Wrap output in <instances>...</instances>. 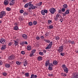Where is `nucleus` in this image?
I'll list each match as a JSON object with an SVG mask.
<instances>
[{"mask_svg":"<svg viewBox=\"0 0 78 78\" xmlns=\"http://www.w3.org/2000/svg\"><path fill=\"white\" fill-rule=\"evenodd\" d=\"M31 3H32V2H30L29 3L26 4L24 5V7L28 8V7H29V9H36V8H39V7L33 6V5H32Z\"/></svg>","mask_w":78,"mask_h":78,"instance_id":"nucleus-1","label":"nucleus"},{"mask_svg":"<svg viewBox=\"0 0 78 78\" xmlns=\"http://www.w3.org/2000/svg\"><path fill=\"white\" fill-rule=\"evenodd\" d=\"M62 67L64 71L66 73H68V68H67L65 64L62 65Z\"/></svg>","mask_w":78,"mask_h":78,"instance_id":"nucleus-2","label":"nucleus"},{"mask_svg":"<svg viewBox=\"0 0 78 78\" xmlns=\"http://www.w3.org/2000/svg\"><path fill=\"white\" fill-rule=\"evenodd\" d=\"M52 45H53V42L52 41H51L50 43L48 45L47 47H46L45 49H46V50H47V49H50L51 48Z\"/></svg>","mask_w":78,"mask_h":78,"instance_id":"nucleus-3","label":"nucleus"},{"mask_svg":"<svg viewBox=\"0 0 78 78\" xmlns=\"http://www.w3.org/2000/svg\"><path fill=\"white\" fill-rule=\"evenodd\" d=\"M49 11L51 14H53L56 12V9L54 8H51V9H49Z\"/></svg>","mask_w":78,"mask_h":78,"instance_id":"nucleus-4","label":"nucleus"},{"mask_svg":"<svg viewBox=\"0 0 78 78\" xmlns=\"http://www.w3.org/2000/svg\"><path fill=\"white\" fill-rule=\"evenodd\" d=\"M61 15L60 14H57L56 15L55 18H54V19L55 20L57 21L59 20L58 18H61Z\"/></svg>","mask_w":78,"mask_h":78,"instance_id":"nucleus-5","label":"nucleus"},{"mask_svg":"<svg viewBox=\"0 0 78 78\" xmlns=\"http://www.w3.org/2000/svg\"><path fill=\"white\" fill-rule=\"evenodd\" d=\"M1 13V16H0V18L2 19L3 17V16H5L6 14V12L4 11H2L0 12Z\"/></svg>","mask_w":78,"mask_h":78,"instance_id":"nucleus-6","label":"nucleus"},{"mask_svg":"<svg viewBox=\"0 0 78 78\" xmlns=\"http://www.w3.org/2000/svg\"><path fill=\"white\" fill-rule=\"evenodd\" d=\"M53 64L50 63L49 65V67L48 68V70H52V69H53Z\"/></svg>","mask_w":78,"mask_h":78,"instance_id":"nucleus-7","label":"nucleus"},{"mask_svg":"<svg viewBox=\"0 0 78 78\" xmlns=\"http://www.w3.org/2000/svg\"><path fill=\"white\" fill-rule=\"evenodd\" d=\"M63 50H64V49H63V46H60L59 48L58 51L59 52H62L63 51Z\"/></svg>","mask_w":78,"mask_h":78,"instance_id":"nucleus-8","label":"nucleus"},{"mask_svg":"<svg viewBox=\"0 0 78 78\" xmlns=\"http://www.w3.org/2000/svg\"><path fill=\"white\" fill-rule=\"evenodd\" d=\"M15 58V57L13 55H12L8 57V59L9 60H12V59H14Z\"/></svg>","mask_w":78,"mask_h":78,"instance_id":"nucleus-9","label":"nucleus"},{"mask_svg":"<svg viewBox=\"0 0 78 78\" xmlns=\"http://www.w3.org/2000/svg\"><path fill=\"white\" fill-rule=\"evenodd\" d=\"M50 60H48V61H46V62L45 63V66L46 67L48 66V64H50Z\"/></svg>","mask_w":78,"mask_h":78,"instance_id":"nucleus-10","label":"nucleus"},{"mask_svg":"<svg viewBox=\"0 0 78 78\" xmlns=\"http://www.w3.org/2000/svg\"><path fill=\"white\" fill-rule=\"evenodd\" d=\"M22 36L23 38V39H27V37H28L27 35L25 34H23Z\"/></svg>","mask_w":78,"mask_h":78,"instance_id":"nucleus-11","label":"nucleus"},{"mask_svg":"<svg viewBox=\"0 0 78 78\" xmlns=\"http://www.w3.org/2000/svg\"><path fill=\"white\" fill-rule=\"evenodd\" d=\"M0 43L3 44H5V40L4 39H2L0 40Z\"/></svg>","mask_w":78,"mask_h":78,"instance_id":"nucleus-12","label":"nucleus"},{"mask_svg":"<svg viewBox=\"0 0 78 78\" xmlns=\"http://www.w3.org/2000/svg\"><path fill=\"white\" fill-rule=\"evenodd\" d=\"M37 76L36 75H34L33 74L31 75L30 78H36L37 77Z\"/></svg>","mask_w":78,"mask_h":78,"instance_id":"nucleus-13","label":"nucleus"},{"mask_svg":"<svg viewBox=\"0 0 78 78\" xmlns=\"http://www.w3.org/2000/svg\"><path fill=\"white\" fill-rule=\"evenodd\" d=\"M24 62L23 64H24V66H26V65H27V60H24Z\"/></svg>","mask_w":78,"mask_h":78,"instance_id":"nucleus-14","label":"nucleus"},{"mask_svg":"<svg viewBox=\"0 0 78 78\" xmlns=\"http://www.w3.org/2000/svg\"><path fill=\"white\" fill-rule=\"evenodd\" d=\"M5 66L6 68H9V67H11V66L9 64H6Z\"/></svg>","mask_w":78,"mask_h":78,"instance_id":"nucleus-15","label":"nucleus"},{"mask_svg":"<svg viewBox=\"0 0 78 78\" xmlns=\"http://www.w3.org/2000/svg\"><path fill=\"white\" fill-rule=\"evenodd\" d=\"M4 4L6 5H9V2H8V1H5Z\"/></svg>","mask_w":78,"mask_h":78,"instance_id":"nucleus-16","label":"nucleus"},{"mask_svg":"<svg viewBox=\"0 0 78 78\" xmlns=\"http://www.w3.org/2000/svg\"><path fill=\"white\" fill-rule=\"evenodd\" d=\"M31 46H27V50H28L29 51H30L31 50Z\"/></svg>","mask_w":78,"mask_h":78,"instance_id":"nucleus-17","label":"nucleus"},{"mask_svg":"<svg viewBox=\"0 0 78 78\" xmlns=\"http://www.w3.org/2000/svg\"><path fill=\"white\" fill-rule=\"evenodd\" d=\"M74 78H78V73H77L76 74L74 75Z\"/></svg>","mask_w":78,"mask_h":78,"instance_id":"nucleus-18","label":"nucleus"},{"mask_svg":"<svg viewBox=\"0 0 78 78\" xmlns=\"http://www.w3.org/2000/svg\"><path fill=\"white\" fill-rule=\"evenodd\" d=\"M48 29H52L53 28V26L52 25H50L49 27H48Z\"/></svg>","mask_w":78,"mask_h":78,"instance_id":"nucleus-19","label":"nucleus"},{"mask_svg":"<svg viewBox=\"0 0 78 78\" xmlns=\"http://www.w3.org/2000/svg\"><path fill=\"white\" fill-rule=\"evenodd\" d=\"M14 29L15 30H19V27L17 26H16L14 27Z\"/></svg>","mask_w":78,"mask_h":78,"instance_id":"nucleus-20","label":"nucleus"},{"mask_svg":"<svg viewBox=\"0 0 78 78\" xmlns=\"http://www.w3.org/2000/svg\"><path fill=\"white\" fill-rule=\"evenodd\" d=\"M53 64L54 65H57V64H58V62H57V61H54L53 62Z\"/></svg>","mask_w":78,"mask_h":78,"instance_id":"nucleus-21","label":"nucleus"},{"mask_svg":"<svg viewBox=\"0 0 78 78\" xmlns=\"http://www.w3.org/2000/svg\"><path fill=\"white\" fill-rule=\"evenodd\" d=\"M28 24L29 26H32V25H33V22H30L28 23Z\"/></svg>","mask_w":78,"mask_h":78,"instance_id":"nucleus-22","label":"nucleus"},{"mask_svg":"<svg viewBox=\"0 0 78 78\" xmlns=\"http://www.w3.org/2000/svg\"><path fill=\"white\" fill-rule=\"evenodd\" d=\"M63 7L64 8H67V5L66 4L64 5H63Z\"/></svg>","mask_w":78,"mask_h":78,"instance_id":"nucleus-23","label":"nucleus"},{"mask_svg":"<svg viewBox=\"0 0 78 78\" xmlns=\"http://www.w3.org/2000/svg\"><path fill=\"white\" fill-rule=\"evenodd\" d=\"M42 57L41 56H39L38 57L37 59L38 61H41L42 60Z\"/></svg>","mask_w":78,"mask_h":78,"instance_id":"nucleus-24","label":"nucleus"},{"mask_svg":"<svg viewBox=\"0 0 78 78\" xmlns=\"http://www.w3.org/2000/svg\"><path fill=\"white\" fill-rule=\"evenodd\" d=\"M44 41L46 42H47V43H50V41L49 40H44Z\"/></svg>","mask_w":78,"mask_h":78,"instance_id":"nucleus-25","label":"nucleus"},{"mask_svg":"<svg viewBox=\"0 0 78 78\" xmlns=\"http://www.w3.org/2000/svg\"><path fill=\"white\" fill-rule=\"evenodd\" d=\"M37 22L36 21H34L33 22V24L34 25H37Z\"/></svg>","mask_w":78,"mask_h":78,"instance_id":"nucleus-26","label":"nucleus"},{"mask_svg":"<svg viewBox=\"0 0 78 78\" xmlns=\"http://www.w3.org/2000/svg\"><path fill=\"white\" fill-rule=\"evenodd\" d=\"M48 23H49V24H51V22H52V21H51V20H48Z\"/></svg>","mask_w":78,"mask_h":78,"instance_id":"nucleus-27","label":"nucleus"},{"mask_svg":"<svg viewBox=\"0 0 78 78\" xmlns=\"http://www.w3.org/2000/svg\"><path fill=\"white\" fill-rule=\"evenodd\" d=\"M15 42L14 45L16 46V45H18V42L16 41H14Z\"/></svg>","mask_w":78,"mask_h":78,"instance_id":"nucleus-28","label":"nucleus"},{"mask_svg":"<svg viewBox=\"0 0 78 78\" xmlns=\"http://www.w3.org/2000/svg\"><path fill=\"white\" fill-rule=\"evenodd\" d=\"M45 12H44V10H42L41 11V13L42 14V15H45Z\"/></svg>","mask_w":78,"mask_h":78,"instance_id":"nucleus-29","label":"nucleus"},{"mask_svg":"<svg viewBox=\"0 0 78 78\" xmlns=\"http://www.w3.org/2000/svg\"><path fill=\"white\" fill-rule=\"evenodd\" d=\"M16 64H17V65H20V64H21V62H19L18 61L16 62Z\"/></svg>","mask_w":78,"mask_h":78,"instance_id":"nucleus-30","label":"nucleus"},{"mask_svg":"<svg viewBox=\"0 0 78 78\" xmlns=\"http://www.w3.org/2000/svg\"><path fill=\"white\" fill-rule=\"evenodd\" d=\"M55 39H56V40H57V41H58L59 39V37L58 36L56 37H55Z\"/></svg>","mask_w":78,"mask_h":78,"instance_id":"nucleus-31","label":"nucleus"},{"mask_svg":"<svg viewBox=\"0 0 78 78\" xmlns=\"http://www.w3.org/2000/svg\"><path fill=\"white\" fill-rule=\"evenodd\" d=\"M6 9L7 11H10L11 10V9H10V8H9V7L7 8Z\"/></svg>","mask_w":78,"mask_h":78,"instance_id":"nucleus-32","label":"nucleus"},{"mask_svg":"<svg viewBox=\"0 0 78 78\" xmlns=\"http://www.w3.org/2000/svg\"><path fill=\"white\" fill-rule=\"evenodd\" d=\"M69 43H71L72 44H74V41H69Z\"/></svg>","mask_w":78,"mask_h":78,"instance_id":"nucleus-33","label":"nucleus"},{"mask_svg":"<svg viewBox=\"0 0 78 78\" xmlns=\"http://www.w3.org/2000/svg\"><path fill=\"white\" fill-rule=\"evenodd\" d=\"M39 55H41L42 56V55H44V53L42 52H39Z\"/></svg>","mask_w":78,"mask_h":78,"instance_id":"nucleus-34","label":"nucleus"},{"mask_svg":"<svg viewBox=\"0 0 78 78\" xmlns=\"http://www.w3.org/2000/svg\"><path fill=\"white\" fill-rule=\"evenodd\" d=\"M25 75L26 76H29V73H26L25 74Z\"/></svg>","mask_w":78,"mask_h":78,"instance_id":"nucleus-35","label":"nucleus"},{"mask_svg":"<svg viewBox=\"0 0 78 78\" xmlns=\"http://www.w3.org/2000/svg\"><path fill=\"white\" fill-rule=\"evenodd\" d=\"M23 10L21 9L20 11V13H22L23 12Z\"/></svg>","mask_w":78,"mask_h":78,"instance_id":"nucleus-36","label":"nucleus"},{"mask_svg":"<svg viewBox=\"0 0 78 78\" xmlns=\"http://www.w3.org/2000/svg\"><path fill=\"white\" fill-rule=\"evenodd\" d=\"M65 13L66 14H69V10H67L65 12Z\"/></svg>","mask_w":78,"mask_h":78,"instance_id":"nucleus-37","label":"nucleus"},{"mask_svg":"<svg viewBox=\"0 0 78 78\" xmlns=\"http://www.w3.org/2000/svg\"><path fill=\"white\" fill-rule=\"evenodd\" d=\"M36 49H34V50H32V53H33V54L35 52H36Z\"/></svg>","mask_w":78,"mask_h":78,"instance_id":"nucleus-38","label":"nucleus"},{"mask_svg":"<svg viewBox=\"0 0 78 78\" xmlns=\"http://www.w3.org/2000/svg\"><path fill=\"white\" fill-rule=\"evenodd\" d=\"M23 14L24 16H27V15H28V13L25 12Z\"/></svg>","mask_w":78,"mask_h":78,"instance_id":"nucleus-39","label":"nucleus"},{"mask_svg":"<svg viewBox=\"0 0 78 78\" xmlns=\"http://www.w3.org/2000/svg\"><path fill=\"white\" fill-rule=\"evenodd\" d=\"M12 45V43L11 42H10L8 44L9 46H11V45Z\"/></svg>","mask_w":78,"mask_h":78,"instance_id":"nucleus-40","label":"nucleus"},{"mask_svg":"<svg viewBox=\"0 0 78 78\" xmlns=\"http://www.w3.org/2000/svg\"><path fill=\"white\" fill-rule=\"evenodd\" d=\"M21 53L22 55H25V51H21Z\"/></svg>","mask_w":78,"mask_h":78,"instance_id":"nucleus-41","label":"nucleus"},{"mask_svg":"<svg viewBox=\"0 0 78 78\" xmlns=\"http://www.w3.org/2000/svg\"><path fill=\"white\" fill-rule=\"evenodd\" d=\"M3 75L4 76H6L7 75V73H3Z\"/></svg>","mask_w":78,"mask_h":78,"instance_id":"nucleus-42","label":"nucleus"},{"mask_svg":"<svg viewBox=\"0 0 78 78\" xmlns=\"http://www.w3.org/2000/svg\"><path fill=\"white\" fill-rule=\"evenodd\" d=\"M65 9L64 8H63L62 9V12H65Z\"/></svg>","mask_w":78,"mask_h":78,"instance_id":"nucleus-43","label":"nucleus"},{"mask_svg":"<svg viewBox=\"0 0 78 78\" xmlns=\"http://www.w3.org/2000/svg\"><path fill=\"white\" fill-rule=\"evenodd\" d=\"M58 13H61L62 12V10L61 9H59L58 11Z\"/></svg>","mask_w":78,"mask_h":78,"instance_id":"nucleus-44","label":"nucleus"},{"mask_svg":"<svg viewBox=\"0 0 78 78\" xmlns=\"http://www.w3.org/2000/svg\"><path fill=\"white\" fill-rule=\"evenodd\" d=\"M44 12H45V13H47L48 12V10H44Z\"/></svg>","mask_w":78,"mask_h":78,"instance_id":"nucleus-45","label":"nucleus"},{"mask_svg":"<svg viewBox=\"0 0 78 78\" xmlns=\"http://www.w3.org/2000/svg\"><path fill=\"white\" fill-rule=\"evenodd\" d=\"M42 4V2H40L39 4H38L37 5H38V6H41V5Z\"/></svg>","mask_w":78,"mask_h":78,"instance_id":"nucleus-46","label":"nucleus"},{"mask_svg":"<svg viewBox=\"0 0 78 78\" xmlns=\"http://www.w3.org/2000/svg\"><path fill=\"white\" fill-rule=\"evenodd\" d=\"M36 39L37 40H39L40 39V37L38 36L36 37Z\"/></svg>","mask_w":78,"mask_h":78,"instance_id":"nucleus-47","label":"nucleus"},{"mask_svg":"<svg viewBox=\"0 0 78 78\" xmlns=\"http://www.w3.org/2000/svg\"><path fill=\"white\" fill-rule=\"evenodd\" d=\"M34 56V55H33V53H32L31 54H30V57H31L32 56Z\"/></svg>","mask_w":78,"mask_h":78,"instance_id":"nucleus-48","label":"nucleus"},{"mask_svg":"<svg viewBox=\"0 0 78 78\" xmlns=\"http://www.w3.org/2000/svg\"><path fill=\"white\" fill-rule=\"evenodd\" d=\"M6 44H5L4 45H2V47H3V48H4L6 49Z\"/></svg>","mask_w":78,"mask_h":78,"instance_id":"nucleus-49","label":"nucleus"},{"mask_svg":"<svg viewBox=\"0 0 78 78\" xmlns=\"http://www.w3.org/2000/svg\"><path fill=\"white\" fill-rule=\"evenodd\" d=\"M1 50H5V48H3V47H2L1 48Z\"/></svg>","mask_w":78,"mask_h":78,"instance_id":"nucleus-50","label":"nucleus"},{"mask_svg":"<svg viewBox=\"0 0 78 78\" xmlns=\"http://www.w3.org/2000/svg\"><path fill=\"white\" fill-rule=\"evenodd\" d=\"M21 44H22V45H23V44H25V41L21 42Z\"/></svg>","mask_w":78,"mask_h":78,"instance_id":"nucleus-51","label":"nucleus"},{"mask_svg":"<svg viewBox=\"0 0 78 78\" xmlns=\"http://www.w3.org/2000/svg\"><path fill=\"white\" fill-rule=\"evenodd\" d=\"M41 38L42 39H44V36H41Z\"/></svg>","mask_w":78,"mask_h":78,"instance_id":"nucleus-52","label":"nucleus"},{"mask_svg":"<svg viewBox=\"0 0 78 78\" xmlns=\"http://www.w3.org/2000/svg\"><path fill=\"white\" fill-rule=\"evenodd\" d=\"M60 55L61 56H63L64 55V53H61Z\"/></svg>","mask_w":78,"mask_h":78,"instance_id":"nucleus-53","label":"nucleus"},{"mask_svg":"<svg viewBox=\"0 0 78 78\" xmlns=\"http://www.w3.org/2000/svg\"><path fill=\"white\" fill-rule=\"evenodd\" d=\"M2 64H3V62H2L0 61V66L2 65Z\"/></svg>","mask_w":78,"mask_h":78,"instance_id":"nucleus-54","label":"nucleus"},{"mask_svg":"<svg viewBox=\"0 0 78 78\" xmlns=\"http://www.w3.org/2000/svg\"><path fill=\"white\" fill-rule=\"evenodd\" d=\"M25 44H28V43H27V41H24Z\"/></svg>","mask_w":78,"mask_h":78,"instance_id":"nucleus-55","label":"nucleus"},{"mask_svg":"<svg viewBox=\"0 0 78 78\" xmlns=\"http://www.w3.org/2000/svg\"><path fill=\"white\" fill-rule=\"evenodd\" d=\"M43 53H46V50H43Z\"/></svg>","mask_w":78,"mask_h":78,"instance_id":"nucleus-56","label":"nucleus"},{"mask_svg":"<svg viewBox=\"0 0 78 78\" xmlns=\"http://www.w3.org/2000/svg\"><path fill=\"white\" fill-rule=\"evenodd\" d=\"M36 46H37V47H38V46H39V44H36Z\"/></svg>","mask_w":78,"mask_h":78,"instance_id":"nucleus-57","label":"nucleus"},{"mask_svg":"<svg viewBox=\"0 0 78 78\" xmlns=\"http://www.w3.org/2000/svg\"><path fill=\"white\" fill-rule=\"evenodd\" d=\"M48 33H46L45 34V36H48Z\"/></svg>","mask_w":78,"mask_h":78,"instance_id":"nucleus-58","label":"nucleus"},{"mask_svg":"<svg viewBox=\"0 0 78 78\" xmlns=\"http://www.w3.org/2000/svg\"><path fill=\"white\" fill-rule=\"evenodd\" d=\"M75 51L76 53H78V50H77V51Z\"/></svg>","mask_w":78,"mask_h":78,"instance_id":"nucleus-59","label":"nucleus"},{"mask_svg":"<svg viewBox=\"0 0 78 78\" xmlns=\"http://www.w3.org/2000/svg\"><path fill=\"white\" fill-rule=\"evenodd\" d=\"M48 76H51V75L50 74H48Z\"/></svg>","mask_w":78,"mask_h":78,"instance_id":"nucleus-60","label":"nucleus"},{"mask_svg":"<svg viewBox=\"0 0 78 78\" xmlns=\"http://www.w3.org/2000/svg\"><path fill=\"white\" fill-rule=\"evenodd\" d=\"M27 2V0H25H25H24L23 1V2Z\"/></svg>","mask_w":78,"mask_h":78,"instance_id":"nucleus-61","label":"nucleus"},{"mask_svg":"<svg viewBox=\"0 0 78 78\" xmlns=\"http://www.w3.org/2000/svg\"><path fill=\"white\" fill-rule=\"evenodd\" d=\"M51 76H53V74H51Z\"/></svg>","mask_w":78,"mask_h":78,"instance_id":"nucleus-62","label":"nucleus"},{"mask_svg":"<svg viewBox=\"0 0 78 78\" xmlns=\"http://www.w3.org/2000/svg\"><path fill=\"white\" fill-rule=\"evenodd\" d=\"M2 23V21L0 20V23Z\"/></svg>","mask_w":78,"mask_h":78,"instance_id":"nucleus-63","label":"nucleus"},{"mask_svg":"<svg viewBox=\"0 0 78 78\" xmlns=\"http://www.w3.org/2000/svg\"><path fill=\"white\" fill-rule=\"evenodd\" d=\"M63 76H66V74H64V75H63Z\"/></svg>","mask_w":78,"mask_h":78,"instance_id":"nucleus-64","label":"nucleus"}]
</instances>
